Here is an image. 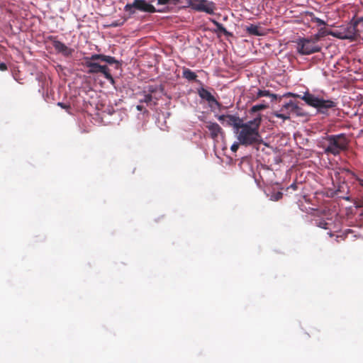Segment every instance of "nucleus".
<instances>
[{
  "label": "nucleus",
  "mask_w": 363,
  "mask_h": 363,
  "mask_svg": "<svg viewBox=\"0 0 363 363\" xmlns=\"http://www.w3.org/2000/svg\"><path fill=\"white\" fill-rule=\"evenodd\" d=\"M261 122L262 116L258 114L254 119L241 124L239 130L235 131L240 144L249 146L259 144L262 141L259 132Z\"/></svg>",
  "instance_id": "f257e3e1"
},
{
  "label": "nucleus",
  "mask_w": 363,
  "mask_h": 363,
  "mask_svg": "<svg viewBox=\"0 0 363 363\" xmlns=\"http://www.w3.org/2000/svg\"><path fill=\"white\" fill-rule=\"evenodd\" d=\"M288 95L301 99L308 106L315 108L321 113H326L329 109L335 108L337 106V102L335 101L315 96L308 91L305 92L303 96L291 93H289Z\"/></svg>",
  "instance_id": "f03ea898"
},
{
  "label": "nucleus",
  "mask_w": 363,
  "mask_h": 363,
  "mask_svg": "<svg viewBox=\"0 0 363 363\" xmlns=\"http://www.w3.org/2000/svg\"><path fill=\"white\" fill-rule=\"evenodd\" d=\"M324 140L327 143V145H324V151L328 155L331 154L336 156L347 148L348 140L343 133L328 135L324 138Z\"/></svg>",
  "instance_id": "7ed1b4c3"
},
{
  "label": "nucleus",
  "mask_w": 363,
  "mask_h": 363,
  "mask_svg": "<svg viewBox=\"0 0 363 363\" xmlns=\"http://www.w3.org/2000/svg\"><path fill=\"white\" fill-rule=\"evenodd\" d=\"M124 11L128 13L129 16L135 14L136 11L150 13L164 11L162 9H156L153 5L145 0H133V3L127 4L124 6Z\"/></svg>",
  "instance_id": "20e7f679"
},
{
  "label": "nucleus",
  "mask_w": 363,
  "mask_h": 363,
  "mask_svg": "<svg viewBox=\"0 0 363 363\" xmlns=\"http://www.w3.org/2000/svg\"><path fill=\"white\" fill-rule=\"evenodd\" d=\"M296 51L301 55H309L321 51L322 47L309 38H300L296 41Z\"/></svg>",
  "instance_id": "39448f33"
},
{
  "label": "nucleus",
  "mask_w": 363,
  "mask_h": 363,
  "mask_svg": "<svg viewBox=\"0 0 363 363\" xmlns=\"http://www.w3.org/2000/svg\"><path fill=\"white\" fill-rule=\"evenodd\" d=\"M330 34L339 39H348L352 41L357 40L359 35L357 30V23H354L342 26L338 30L330 32Z\"/></svg>",
  "instance_id": "423d86ee"
},
{
  "label": "nucleus",
  "mask_w": 363,
  "mask_h": 363,
  "mask_svg": "<svg viewBox=\"0 0 363 363\" xmlns=\"http://www.w3.org/2000/svg\"><path fill=\"white\" fill-rule=\"evenodd\" d=\"M186 7H191L198 12H204L212 15L217 9L216 4L213 1L208 0H186Z\"/></svg>",
  "instance_id": "0eeeda50"
},
{
  "label": "nucleus",
  "mask_w": 363,
  "mask_h": 363,
  "mask_svg": "<svg viewBox=\"0 0 363 363\" xmlns=\"http://www.w3.org/2000/svg\"><path fill=\"white\" fill-rule=\"evenodd\" d=\"M84 66L89 68L87 73L91 74H102L104 77L108 80L112 84H114L115 81L112 77L110 69L107 65H101L96 62H89L84 63Z\"/></svg>",
  "instance_id": "6e6552de"
},
{
  "label": "nucleus",
  "mask_w": 363,
  "mask_h": 363,
  "mask_svg": "<svg viewBox=\"0 0 363 363\" xmlns=\"http://www.w3.org/2000/svg\"><path fill=\"white\" fill-rule=\"evenodd\" d=\"M48 39L52 42L56 52L61 53L65 57H69L74 52V49L67 47L65 43L58 40L56 36L50 35L48 37Z\"/></svg>",
  "instance_id": "1a4fd4ad"
},
{
  "label": "nucleus",
  "mask_w": 363,
  "mask_h": 363,
  "mask_svg": "<svg viewBox=\"0 0 363 363\" xmlns=\"http://www.w3.org/2000/svg\"><path fill=\"white\" fill-rule=\"evenodd\" d=\"M218 119L223 124L225 123L226 125L233 127L235 131L238 130L239 127L243 123V120L239 116L229 114L218 116Z\"/></svg>",
  "instance_id": "9d476101"
},
{
  "label": "nucleus",
  "mask_w": 363,
  "mask_h": 363,
  "mask_svg": "<svg viewBox=\"0 0 363 363\" xmlns=\"http://www.w3.org/2000/svg\"><path fill=\"white\" fill-rule=\"evenodd\" d=\"M281 111H287L289 115L291 113L295 114L297 116H304L306 115L304 110L293 101H290L283 105Z\"/></svg>",
  "instance_id": "9b49d317"
},
{
  "label": "nucleus",
  "mask_w": 363,
  "mask_h": 363,
  "mask_svg": "<svg viewBox=\"0 0 363 363\" xmlns=\"http://www.w3.org/2000/svg\"><path fill=\"white\" fill-rule=\"evenodd\" d=\"M350 187L345 182L338 183L337 186H335L334 195L345 201H350V197L349 196Z\"/></svg>",
  "instance_id": "f8f14e48"
},
{
  "label": "nucleus",
  "mask_w": 363,
  "mask_h": 363,
  "mask_svg": "<svg viewBox=\"0 0 363 363\" xmlns=\"http://www.w3.org/2000/svg\"><path fill=\"white\" fill-rule=\"evenodd\" d=\"M198 94L202 99L208 101L210 106L213 104L220 108L221 104L206 89L201 87L198 89Z\"/></svg>",
  "instance_id": "ddd939ff"
},
{
  "label": "nucleus",
  "mask_w": 363,
  "mask_h": 363,
  "mask_svg": "<svg viewBox=\"0 0 363 363\" xmlns=\"http://www.w3.org/2000/svg\"><path fill=\"white\" fill-rule=\"evenodd\" d=\"M206 128L209 130L211 137L213 140H216L219 135L223 133L221 127L216 123L208 122L206 125Z\"/></svg>",
  "instance_id": "4468645a"
},
{
  "label": "nucleus",
  "mask_w": 363,
  "mask_h": 363,
  "mask_svg": "<svg viewBox=\"0 0 363 363\" xmlns=\"http://www.w3.org/2000/svg\"><path fill=\"white\" fill-rule=\"evenodd\" d=\"M330 222L325 220L323 218H319L315 220V225L320 228L325 229V230H330V232L328 233V234L332 237L333 235L331 232V226L333 225V223L331 221V219H329Z\"/></svg>",
  "instance_id": "2eb2a0df"
},
{
  "label": "nucleus",
  "mask_w": 363,
  "mask_h": 363,
  "mask_svg": "<svg viewBox=\"0 0 363 363\" xmlns=\"http://www.w3.org/2000/svg\"><path fill=\"white\" fill-rule=\"evenodd\" d=\"M211 21L216 26V29L214 30V33H221L225 36H233V33L228 31L226 28L221 24L214 19H211Z\"/></svg>",
  "instance_id": "dca6fc26"
},
{
  "label": "nucleus",
  "mask_w": 363,
  "mask_h": 363,
  "mask_svg": "<svg viewBox=\"0 0 363 363\" xmlns=\"http://www.w3.org/2000/svg\"><path fill=\"white\" fill-rule=\"evenodd\" d=\"M263 96H269L272 99V101L276 100L277 99V95L275 94H272L269 90H261L259 89L255 97L253 98V100H257L260 97Z\"/></svg>",
  "instance_id": "f3484780"
},
{
  "label": "nucleus",
  "mask_w": 363,
  "mask_h": 363,
  "mask_svg": "<svg viewBox=\"0 0 363 363\" xmlns=\"http://www.w3.org/2000/svg\"><path fill=\"white\" fill-rule=\"evenodd\" d=\"M182 76L189 81H196L197 77V75L194 72L185 67L183 69Z\"/></svg>",
  "instance_id": "a211bd4d"
},
{
  "label": "nucleus",
  "mask_w": 363,
  "mask_h": 363,
  "mask_svg": "<svg viewBox=\"0 0 363 363\" xmlns=\"http://www.w3.org/2000/svg\"><path fill=\"white\" fill-rule=\"evenodd\" d=\"M269 107V105L266 103H262L260 104H257L253 106L250 110V113H254L259 111H262L267 109Z\"/></svg>",
  "instance_id": "6ab92c4d"
},
{
  "label": "nucleus",
  "mask_w": 363,
  "mask_h": 363,
  "mask_svg": "<svg viewBox=\"0 0 363 363\" xmlns=\"http://www.w3.org/2000/svg\"><path fill=\"white\" fill-rule=\"evenodd\" d=\"M182 3L181 0H157V5L177 6Z\"/></svg>",
  "instance_id": "aec40b11"
},
{
  "label": "nucleus",
  "mask_w": 363,
  "mask_h": 363,
  "mask_svg": "<svg viewBox=\"0 0 363 363\" xmlns=\"http://www.w3.org/2000/svg\"><path fill=\"white\" fill-rule=\"evenodd\" d=\"M103 55L102 54H94L91 57H86L84 58V62H95L96 60L102 61Z\"/></svg>",
  "instance_id": "412c9836"
},
{
  "label": "nucleus",
  "mask_w": 363,
  "mask_h": 363,
  "mask_svg": "<svg viewBox=\"0 0 363 363\" xmlns=\"http://www.w3.org/2000/svg\"><path fill=\"white\" fill-rule=\"evenodd\" d=\"M247 31L250 35H260L258 27L252 24L247 28Z\"/></svg>",
  "instance_id": "4be33fe9"
},
{
  "label": "nucleus",
  "mask_w": 363,
  "mask_h": 363,
  "mask_svg": "<svg viewBox=\"0 0 363 363\" xmlns=\"http://www.w3.org/2000/svg\"><path fill=\"white\" fill-rule=\"evenodd\" d=\"M102 61L106 62L108 63L109 65L119 63L118 61L116 60L115 57H113L112 56H109V55H103Z\"/></svg>",
  "instance_id": "5701e85b"
},
{
  "label": "nucleus",
  "mask_w": 363,
  "mask_h": 363,
  "mask_svg": "<svg viewBox=\"0 0 363 363\" xmlns=\"http://www.w3.org/2000/svg\"><path fill=\"white\" fill-rule=\"evenodd\" d=\"M282 196L283 193L281 191H277L271 195L270 199L274 201H277L280 200L282 198Z\"/></svg>",
  "instance_id": "b1692460"
},
{
  "label": "nucleus",
  "mask_w": 363,
  "mask_h": 363,
  "mask_svg": "<svg viewBox=\"0 0 363 363\" xmlns=\"http://www.w3.org/2000/svg\"><path fill=\"white\" fill-rule=\"evenodd\" d=\"M152 100V96L150 94H145L144 97L140 99V103H146L148 104L151 102Z\"/></svg>",
  "instance_id": "393cba45"
},
{
  "label": "nucleus",
  "mask_w": 363,
  "mask_h": 363,
  "mask_svg": "<svg viewBox=\"0 0 363 363\" xmlns=\"http://www.w3.org/2000/svg\"><path fill=\"white\" fill-rule=\"evenodd\" d=\"M323 38V34L320 33H316L312 36H311L309 38L314 42L315 44H318V41Z\"/></svg>",
  "instance_id": "a878e982"
},
{
  "label": "nucleus",
  "mask_w": 363,
  "mask_h": 363,
  "mask_svg": "<svg viewBox=\"0 0 363 363\" xmlns=\"http://www.w3.org/2000/svg\"><path fill=\"white\" fill-rule=\"evenodd\" d=\"M147 90L145 92H147V94H150L152 95V93L157 91V87L152 85H149L147 86Z\"/></svg>",
  "instance_id": "bb28decb"
},
{
  "label": "nucleus",
  "mask_w": 363,
  "mask_h": 363,
  "mask_svg": "<svg viewBox=\"0 0 363 363\" xmlns=\"http://www.w3.org/2000/svg\"><path fill=\"white\" fill-rule=\"evenodd\" d=\"M275 116L279 118L283 119L284 121L289 120L290 118V116H289V113L288 114L275 113Z\"/></svg>",
  "instance_id": "cd10ccee"
},
{
  "label": "nucleus",
  "mask_w": 363,
  "mask_h": 363,
  "mask_svg": "<svg viewBox=\"0 0 363 363\" xmlns=\"http://www.w3.org/2000/svg\"><path fill=\"white\" fill-rule=\"evenodd\" d=\"M57 106H60L62 108L66 109L67 111L70 109V105L64 104L62 102H58Z\"/></svg>",
  "instance_id": "c85d7f7f"
},
{
  "label": "nucleus",
  "mask_w": 363,
  "mask_h": 363,
  "mask_svg": "<svg viewBox=\"0 0 363 363\" xmlns=\"http://www.w3.org/2000/svg\"><path fill=\"white\" fill-rule=\"evenodd\" d=\"M239 148V144L238 143H234L232 145L231 147H230V150L235 152Z\"/></svg>",
  "instance_id": "c756f323"
},
{
  "label": "nucleus",
  "mask_w": 363,
  "mask_h": 363,
  "mask_svg": "<svg viewBox=\"0 0 363 363\" xmlns=\"http://www.w3.org/2000/svg\"><path fill=\"white\" fill-rule=\"evenodd\" d=\"M6 69H7V65L4 62L0 63V70L6 71Z\"/></svg>",
  "instance_id": "7c9ffc66"
},
{
  "label": "nucleus",
  "mask_w": 363,
  "mask_h": 363,
  "mask_svg": "<svg viewBox=\"0 0 363 363\" xmlns=\"http://www.w3.org/2000/svg\"><path fill=\"white\" fill-rule=\"evenodd\" d=\"M315 22L318 23L319 25H325V22L323 20L318 18H315Z\"/></svg>",
  "instance_id": "2f4dec72"
},
{
  "label": "nucleus",
  "mask_w": 363,
  "mask_h": 363,
  "mask_svg": "<svg viewBox=\"0 0 363 363\" xmlns=\"http://www.w3.org/2000/svg\"><path fill=\"white\" fill-rule=\"evenodd\" d=\"M360 22H363V16L362 17H360L354 23H357V26L358 25L359 23Z\"/></svg>",
  "instance_id": "473e14b6"
},
{
  "label": "nucleus",
  "mask_w": 363,
  "mask_h": 363,
  "mask_svg": "<svg viewBox=\"0 0 363 363\" xmlns=\"http://www.w3.org/2000/svg\"><path fill=\"white\" fill-rule=\"evenodd\" d=\"M318 33H320V34H323V37H324L325 35V29L324 28H321Z\"/></svg>",
  "instance_id": "72a5a7b5"
},
{
  "label": "nucleus",
  "mask_w": 363,
  "mask_h": 363,
  "mask_svg": "<svg viewBox=\"0 0 363 363\" xmlns=\"http://www.w3.org/2000/svg\"><path fill=\"white\" fill-rule=\"evenodd\" d=\"M357 181H358V182H359V184L362 187H363V179H359V178H357Z\"/></svg>",
  "instance_id": "f704fd0d"
},
{
  "label": "nucleus",
  "mask_w": 363,
  "mask_h": 363,
  "mask_svg": "<svg viewBox=\"0 0 363 363\" xmlns=\"http://www.w3.org/2000/svg\"><path fill=\"white\" fill-rule=\"evenodd\" d=\"M296 184H292L291 186H290V188L293 189L294 190H296Z\"/></svg>",
  "instance_id": "c9c22d12"
},
{
  "label": "nucleus",
  "mask_w": 363,
  "mask_h": 363,
  "mask_svg": "<svg viewBox=\"0 0 363 363\" xmlns=\"http://www.w3.org/2000/svg\"><path fill=\"white\" fill-rule=\"evenodd\" d=\"M143 108V107L141 106H137V109L139 110V111H141Z\"/></svg>",
  "instance_id": "e433bc0d"
},
{
  "label": "nucleus",
  "mask_w": 363,
  "mask_h": 363,
  "mask_svg": "<svg viewBox=\"0 0 363 363\" xmlns=\"http://www.w3.org/2000/svg\"><path fill=\"white\" fill-rule=\"evenodd\" d=\"M345 171H346V172H347L348 174H352V173L349 169H346Z\"/></svg>",
  "instance_id": "4c0bfd02"
},
{
  "label": "nucleus",
  "mask_w": 363,
  "mask_h": 363,
  "mask_svg": "<svg viewBox=\"0 0 363 363\" xmlns=\"http://www.w3.org/2000/svg\"><path fill=\"white\" fill-rule=\"evenodd\" d=\"M113 25L115 26H118L117 23H113Z\"/></svg>",
  "instance_id": "58836bf2"
}]
</instances>
